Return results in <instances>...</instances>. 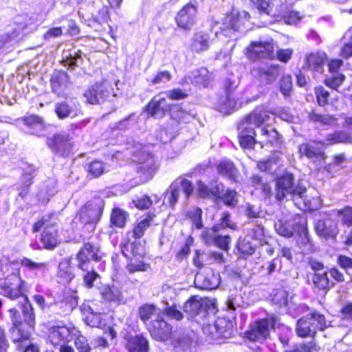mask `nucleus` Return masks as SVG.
<instances>
[{"label": "nucleus", "instance_id": "obj_1", "mask_svg": "<svg viewBox=\"0 0 352 352\" xmlns=\"http://www.w3.org/2000/svg\"><path fill=\"white\" fill-rule=\"evenodd\" d=\"M25 282L17 274H12L7 279L1 288V294L11 300H18L21 305L23 322L29 329H33L35 324V314L32 304L24 294Z\"/></svg>", "mask_w": 352, "mask_h": 352}, {"label": "nucleus", "instance_id": "obj_2", "mask_svg": "<svg viewBox=\"0 0 352 352\" xmlns=\"http://www.w3.org/2000/svg\"><path fill=\"white\" fill-rule=\"evenodd\" d=\"M128 150L134 157L133 160L138 163L135 168L138 177L134 184L140 185L151 179L158 165L154 156L149 152V148L139 142H134Z\"/></svg>", "mask_w": 352, "mask_h": 352}, {"label": "nucleus", "instance_id": "obj_3", "mask_svg": "<svg viewBox=\"0 0 352 352\" xmlns=\"http://www.w3.org/2000/svg\"><path fill=\"white\" fill-rule=\"evenodd\" d=\"M270 113L263 109H256L242 120L238 127L239 143L244 148H252L256 140L255 127H259L262 124L266 123L270 119Z\"/></svg>", "mask_w": 352, "mask_h": 352}, {"label": "nucleus", "instance_id": "obj_4", "mask_svg": "<svg viewBox=\"0 0 352 352\" xmlns=\"http://www.w3.org/2000/svg\"><path fill=\"white\" fill-rule=\"evenodd\" d=\"M101 258L99 248L89 243L85 244L76 255L77 267L85 272L82 275L83 283L87 287H92L94 281L100 278L99 274L94 271L91 261H99Z\"/></svg>", "mask_w": 352, "mask_h": 352}, {"label": "nucleus", "instance_id": "obj_5", "mask_svg": "<svg viewBox=\"0 0 352 352\" xmlns=\"http://www.w3.org/2000/svg\"><path fill=\"white\" fill-rule=\"evenodd\" d=\"M306 188L300 185H294V177L290 173H285L276 182V198L281 201L288 197L294 200L296 204H300L298 199H302L305 205L309 209H314V206L306 199Z\"/></svg>", "mask_w": 352, "mask_h": 352}, {"label": "nucleus", "instance_id": "obj_6", "mask_svg": "<svg viewBox=\"0 0 352 352\" xmlns=\"http://www.w3.org/2000/svg\"><path fill=\"white\" fill-rule=\"evenodd\" d=\"M327 327L324 316L314 311L297 321L296 332L300 338L314 337L318 330L324 331Z\"/></svg>", "mask_w": 352, "mask_h": 352}, {"label": "nucleus", "instance_id": "obj_7", "mask_svg": "<svg viewBox=\"0 0 352 352\" xmlns=\"http://www.w3.org/2000/svg\"><path fill=\"white\" fill-rule=\"evenodd\" d=\"M121 252L126 258H131L126 269L130 273L136 272H144L147 270L148 265L142 261H139L136 257L142 258L144 255V250L140 241H131L127 239L122 242L120 245Z\"/></svg>", "mask_w": 352, "mask_h": 352}, {"label": "nucleus", "instance_id": "obj_8", "mask_svg": "<svg viewBox=\"0 0 352 352\" xmlns=\"http://www.w3.org/2000/svg\"><path fill=\"white\" fill-rule=\"evenodd\" d=\"M104 207V201L100 197H94L87 202L80 210L79 219L87 227V230L93 231L99 222Z\"/></svg>", "mask_w": 352, "mask_h": 352}, {"label": "nucleus", "instance_id": "obj_9", "mask_svg": "<svg viewBox=\"0 0 352 352\" xmlns=\"http://www.w3.org/2000/svg\"><path fill=\"white\" fill-rule=\"evenodd\" d=\"M277 316L270 314L254 322L246 332L247 338L254 342H263L270 336V329H274L278 323Z\"/></svg>", "mask_w": 352, "mask_h": 352}, {"label": "nucleus", "instance_id": "obj_10", "mask_svg": "<svg viewBox=\"0 0 352 352\" xmlns=\"http://www.w3.org/2000/svg\"><path fill=\"white\" fill-rule=\"evenodd\" d=\"M8 312L13 324L11 340L19 350H23V346L30 342V332L25 329L16 309L11 308L8 310Z\"/></svg>", "mask_w": 352, "mask_h": 352}, {"label": "nucleus", "instance_id": "obj_11", "mask_svg": "<svg viewBox=\"0 0 352 352\" xmlns=\"http://www.w3.org/2000/svg\"><path fill=\"white\" fill-rule=\"evenodd\" d=\"M232 324L224 318H218L214 323L203 325V332L208 340L220 343L223 339L232 336Z\"/></svg>", "mask_w": 352, "mask_h": 352}, {"label": "nucleus", "instance_id": "obj_12", "mask_svg": "<svg viewBox=\"0 0 352 352\" xmlns=\"http://www.w3.org/2000/svg\"><path fill=\"white\" fill-rule=\"evenodd\" d=\"M274 46L272 39L252 42L246 48L245 54L251 60L273 59L275 57Z\"/></svg>", "mask_w": 352, "mask_h": 352}, {"label": "nucleus", "instance_id": "obj_13", "mask_svg": "<svg viewBox=\"0 0 352 352\" xmlns=\"http://www.w3.org/2000/svg\"><path fill=\"white\" fill-rule=\"evenodd\" d=\"M50 217H43L33 227L34 232H38L44 227L41 234V242L46 249H53L58 244L57 229L49 222Z\"/></svg>", "mask_w": 352, "mask_h": 352}, {"label": "nucleus", "instance_id": "obj_14", "mask_svg": "<svg viewBox=\"0 0 352 352\" xmlns=\"http://www.w3.org/2000/svg\"><path fill=\"white\" fill-rule=\"evenodd\" d=\"M183 190L188 198L193 191L192 183L186 179H177L173 182L167 189L164 201H166L170 207H174L179 197L180 191Z\"/></svg>", "mask_w": 352, "mask_h": 352}, {"label": "nucleus", "instance_id": "obj_15", "mask_svg": "<svg viewBox=\"0 0 352 352\" xmlns=\"http://www.w3.org/2000/svg\"><path fill=\"white\" fill-rule=\"evenodd\" d=\"M113 89L106 80L96 82L84 93V97L90 104H99L104 102L111 95Z\"/></svg>", "mask_w": 352, "mask_h": 352}, {"label": "nucleus", "instance_id": "obj_16", "mask_svg": "<svg viewBox=\"0 0 352 352\" xmlns=\"http://www.w3.org/2000/svg\"><path fill=\"white\" fill-rule=\"evenodd\" d=\"M251 74L261 84L271 85L280 76V67L276 65L257 66L252 69Z\"/></svg>", "mask_w": 352, "mask_h": 352}, {"label": "nucleus", "instance_id": "obj_17", "mask_svg": "<svg viewBox=\"0 0 352 352\" xmlns=\"http://www.w3.org/2000/svg\"><path fill=\"white\" fill-rule=\"evenodd\" d=\"M77 333L74 327L53 326L49 329L48 338L54 346L65 344L72 340V334Z\"/></svg>", "mask_w": 352, "mask_h": 352}, {"label": "nucleus", "instance_id": "obj_18", "mask_svg": "<svg viewBox=\"0 0 352 352\" xmlns=\"http://www.w3.org/2000/svg\"><path fill=\"white\" fill-rule=\"evenodd\" d=\"M47 144L53 152L63 156L69 155L73 146L69 134L65 132L56 133L48 138Z\"/></svg>", "mask_w": 352, "mask_h": 352}, {"label": "nucleus", "instance_id": "obj_19", "mask_svg": "<svg viewBox=\"0 0 352 352\" xmlns=\"http://www.w3.org/2000/svg\"><path fill=\"white\" fill-rule=\"evenodd\" d=\"M195 284L201 289H216L220 284V275L210 268L206 269L196 274Z\"/></svg>", "mask_w": 352, "mask_h": 352}, {"label": "nucleus", "instance_id": "obj_20", "mask_svg": "<svg viewBox=\"0 0 352 352\" xmlns=\"http://www.w3.org/2000/svg\"><path fill=\"white\" fill-rule=\"evenodd\" d=\"M148 330L151 336L159 341L168 340L172 334V327L164 320L163 314L151 320Z\"/></svg>", "mask_w": 352, "mask_h": 352}, {"label": "nucleus", "instance_id": "obj_21", "mask_svg": "<svg viewBox=\"0 0 352 352\" xmlns=\"http://www.w3.org/2000/svg\"><path fill=\"white\" fill-rule=\"evenodd\" d=\"M172 107L168 103L163 94H159L153 97L146 107V111L149 115L155 118H162L166 113L170 112Z\"/></svg>", "mask_w": 352, "mask_h": 352}, {"label": "nucleus", "instance_id": "obj_22", "mask_svg": "<svg viewBox=\"0 0 352 352\" xmlns=\"http://www.w3.org/2000/svg\"><path fill=\"white\" fill-rule=\"evenodd\" d=\"M250 14L243 11L240 14H231L227 15L224 19L223 23V27L221 28L222 30L225 32L226 35H228L229 32H243L244 30L243 26L245 23L243 19H249Z\"/></svg>", "mask_w": 352, "mask_h": 352}, {"label": "nucleus", "instance_id": "obj_23", "mask_svg": "<svg viewBox=\"0 0 352 352\" xmlns=\"http://www.w3.org/2000/svg\"><path fill=\"white\" fill-rule=\"evenodd\" d=\"M197 8L187 4L177 13L175 18L177 25L183 29H190L195 22Z\"/></svg>", "mask_w": 352, "mask_h": 352}, {"label": "nucleus", "instance_id": "obj_24", "mask_svg": "<svg viewBox=\"0 0 352 352\" xmlns=\"http://www.w3.org/2000/svg\"><path fill=\"white\" fill-rule=\"evenodd\" d=\"M230 228L234 229V224L230 221V214L224 212L221 218V223L214 226L212 228L206 229L202 232L201 236L208 245H212L221 229Z\"/></svg>", "mask_w": 352, "mask_h": 352}, {"label": "nucleus", "instance_id": "obj_25", "mask_svg": "<svg viewBox=\"0 0 352 352\" xmlns=\"http://www.w3.org/2000/svg\"><path fill=\"white\" fill-rule=\"evenodd\" d=\"M315 230L322 238H335L338 234L337 223L329 217L319 219L315 224Z\"/></svg>", "mask_w": 352, "mask_h": 352}, {"label": "nucleus", "instance_id": "obj_26", "mask_svg": "<svg viewBox=\"0 0 352 352\" xmlns=\"http://www.w3.org/2000/svg\"><path fill=\"white\" fill-rule=\"evenodd\" d=\"M294 223H296V226H297V231L296 233L298 235V245L302 249V251L309 250L311 249V244L308 236L306 219L301 215H297L294 220Z\"/></svg>", "mask_w": 352, "mask_h": 352}, {"label": "nucleus", "instance_id": "obj_27", "mask_svg": "<svg viewBox=\"0 0 352 352\" xmlns=\"http://www.w3.org/2000/svg\"><path fill=\"white\" fill-rule=\"evenodd\" d=\"M19 121L21 122L29 129V132L31 134L37 136H43L45 135L47 126L42 118L36 115H30L21 118Z\"/></svg>", "mask_w": 352, "mask_h": 352}, {"label": "nucleus", "instance_id": "obj_28", "mask_svg": "<svg viewBox=\"0 0 352 352\" xmlns=\"http://www.w3.org/2000/svg\"><path fill=\"white\" fill-rule=\"evenodd\" d=\"M19 121L21 122L29 129V132L31 134L37 136H43L45 135L47 126L42 118L36 115H30L21 118Z\"/></svg>", "mask_w": 352, "mask_h": 352}, {"label": "nucleus", "instance_id": "obj_29", "mask_svg": "<svg viewBox=\"0 0 352 352\" xmlns=\"http://www.w3.org/2000/svg\"><path fill=\"white\" fill-rule=\"evenodd\" d=\"M206 306L207 302L206 300L202 299L198 296H194L186 302L183 309L184 312L189 314L190 317L201 314L205 316Z\"/></svg>", "mask_w": 352, "mask_h": 352}, {"label": "nucleus", "instance_id": "obj_30", "mask_svg": "<svg viewBox=\"0 0 352 352\" xmlns=\"http://www.w3.org/2000/svg\"><path fill=\"white\" fill-rule=\"evenodd\" d=\"M69 85V76L64 71H55L51 77L52 91L58 96L63 95Z\"/></svg>", "mask_w": 352, "mask_h": 352}, {"label": "nucleus", "instance_id": "obj_31", "mask_svg": "<svg viewBox=\"0 0 352 352\" xmlns=\"http://www.w3.org/2000/svg\"><path fill=\"white\" fill-rule=\"evenodd\" d=\"M323 142H311L302 144L299 146V153L309 159H324V151L322 148Z\"/></svg>", "mask_w": 352, "mask_h": 352}, {"label": "nucleus", "instance_id": "obj_32", "mask_svg": "<svg viewBox=\"0 0 352 352\" xmlns=\"http://www.w3.org/2000/svg\"><path fill=\"white\" fill-rule=\"evenodd\" d=\"M106 317L104 314L95 312L91 307L85 309L83 313L84 322L91 327L105 329Z\"/></svg>", "mask_w": 352, "mask_h": 352}, {"label": "nucleus", "instance_id": "obj_33", "mask_svg": "<svg viewBox=\"0 0 352 352\" xmlns=\"http://www.w3.org/2000/svg\"><path fill=\"white\" fill-rule=\"evenodd\" d=\"M258 137L259 143L261 144H270L272 146H277L280 144L277 131L269 126L259 129Z\"/></svg>", "mask_w": 352, "mask_h": 352}, {"label": "nucleus", "instance_id": "obj_34", "mask_svg": "<svg viewBox=\"0 0 352 352\" xmlns=\"http://www.w3.org/2000/svg\"><path fill=\"white\" fill-rule=\"evenodd\" d=\"M297 215L294 216L289 220L285 219L278 220L274 224L276 232L285 237H292L297 231V226L294 223V220Z\"/></svg>", "mask_w": 352, "mask_h": 352}, {"label": "nucleus", "instance_id": "obj_35", "mask_svg": "<svg viewBox=\"0 0 352 352\" xmlns=\"http://www.w3.org/2000/svg\"><path fill=\"white\" fill-rule=\"evenodd\" d=\"M63 63L69 69H74L82 63V58L80 50L74 47H69L63 52Z\"/></svg>", "mask_w": 352, "mask_h": 352}, {"label": "nucleus", "instance_id": "obj_36", "mask_svg": "<svg viewBox=\"0 0 352 352\" xmlns=\"http://www.w3.org/2000/svg\"><path fill=\"white\" fill-rule=\"evenodd\" d=\"M79 111L78 105L72 102H61L55 104V113L60 119L76 116Z\"/></svg>", "mask_w": 352, "mask_h": 352}, {"label": "nucleus", "instance_id": "obj_37", "mask_svg": "<svg viewBox=\"0 0 352 352\" xmlns=\"http://www.w3.org/2000/svg\"><path fill=\"white\" fill-rule=\"evenodd\" d=\"M125 345L129 352H148L149 348L147 339L142 335L128 338Z\"/></svg>", "mask_w": 352, "mask_h": 352}, {"label": "nucleus", "instance_id": "obj_38", "mask_svg": "<svg viewBox=\"0 0 352 352\" xmlns=\"http://www.w3.org/2000/svg\"><path fill=\"white\" fill-rule=\"evenodd\" d=\"M197 186L199 195L204 198L219 197L223 195L222 184H210L208 186L202 182H198Z\"/></svg>", "mask_w": 352, "mask_h": 352}, {"label": "nucleus", "instance_id": "obj_39", "mask_svg": "<svg viewBox=\"0 0 352 352\" xmlns=\"http://www.w3.org/2000/svg\"><path fill=\"white\" fill-rule=\"evenodd\" d=\"M162 314L160 309L151 304H145L141 306L138 310L139 317L145 324L153 318H157L160 317V315Z\"/></svg>", "mask_w": 352, "mask_h": 352}, {"label": "nucleus", "instance_id": "obj_40", "mask_svg": "<svg viewBox=\"0 0 352 352\" xmlns=\"http://www.w3.org/2000/svg\"><path fill=\"white\" fill-rule=\"evenodd\" d=\"M326 59L327 56L324 52L312 53L307 56L306 63L309 68L322 72Z\"/></svg>", "mask_w": 352, "mask_h": 352}, {"label": "nucleus", "instance_id": "obj_41", "mask_svg": "<svg viewBox=\"0 0 352 352\" xmlns=\"http://www.w3.org/2000/svg\"><path fill=\"white\" fill-rule=\"evenodd\" d=\"M57 274L63 284L69 283L74 278V275L70 267V259L64 258L60 261Z\"/></svg>", "mask_w": 352, "mask_h": 352}, {"label": "nucleus", "instance_id": "obj_42", "mask_svg": "<svg viewBox=\"0 0 352 352\" xmlns=\"http://www.w3.org/2000/svg\"><path fill=\"white\" fill-rule=\"evenodd\" d=\"M191 47L197 52L208 50L209 47V35L204 32L195 33L193 36Z\"/></svg>", "mask_w": 352, "mask_h": 352}, {"label": "nucleus", "instance_id": "obj_43", "mask_svg": "<svg viewBox=\"0 0 352 352\" xmlns=\"http://www.w3.org/2000/svg\"><path fill=\"white\" fill-rule=\"evenodd\" d=\"M100 294L103 298L108 301L120 302L122 300L121 291L115 285L102 286L100 289Z\"/></svg>", "mask_w": 352, "mask_h": 352}, {"label": "nucleus", "instance_id": "obj_44", "mask_svg": "<svg viewBox=\"0 0 352 352\" xmlns=\"http://www.w3.org/2000/svg\"><path fill=\"white\" fill-rule=\"evenodd\" d=\"M217 170L220 174L228 177L231 180H236L237 170L232 162L229 160L221 161L217 166Z\"/></svg>", "mask_w": 352, "mask_h": 352}, {"label": "nucleus", "instance_id": "obj_45", "mask_svg": "<svg viewBox=\"0 0 352 352\" xmlns=\"http://www.w3.org/2000/svg\"><path fill=\"white\" fill-rule=\"evenodd\" d=\"M236 100L230 94H226L225 98L219 99L217 109L224 114H230L236 107Z\"/></svg>", "mask_w": 352, "mask_h": 352}, {"label": "nucleus", "instance_id": "obj_46", "mask_svg": "<svg viewBox=\"0 0 352 352\" xmlns=\"http://www.w3.org/2000/svg\"><path fill=\"white\" fill-rule=\"evenodd\" d=\"M77 303L76 298L73 296L57 302L55 304V307L59 310V314L67 315L72 311V310L76 307Z\"/></svg>", "mask_w": 352, "mask_h": 352}, {"label": "nucleus", "instance_id": "obj_47", "mask_svg": "<svg viewBox=\"0 0 352 352\" xmlns=\"http://www.w3.org/2000/svg\"><path fill=\"white\" fill-rule=\"evenodd\" d=\"M152 221L153 217L148 215L135 225L131 232L133 237L135 238L134 241H138L137 239H140L144 236L145 231L150 227Z\"/></svg>", "mask_w": 352, "mask_h": 352}, {"label": "nucleus", "instance_id": "obj_48", "mask_svg": "<svg viewBox=\"0 0 352 352\" xmlns=\"http://www.w3.org/2000/svg\"><path fill=\"white\" fill-rule=\"evenodd\" d=\"M128 214L126 211L120 208H114L111 214V224L116 228H122L124 226Z\"/></svg>", "mask_w": 352, "mask_h": 352}, {"label": "nucleus", "instance_id": "obj_49", "mask_svg": "<svg viewBox=\"0 0 352 352\" xmlns=\"http://www.w3.org/2000/svg\"><path fill=\"white\" fill-rule=\"evenodd\" d=\"M211 80L212 75L206 68H200L194 74L193 82L197 85L203 86L204 87H208Z\"/></svg>", "mask_w": 352, "mask_h": 352}, {"label": "nucleus", "instance_id": "obj_50", "mask_svg": "<svg viewBox=\"0 0 352 352\" xmlns=\"http://www.w3.org/2000/svg\"><path fill=\"white\" fill-rule=\"evenodd\" d=\"M170 116L173 119L179 122H189L193 116L184 111L179 105H174L171 108Z\"/></svg>", "mask_w": 352, "mask_h": 352}, {"label": "nucleus", "instance_id": "obj_51", "mask_svg": "<svg viewBox=\"0 0 352 352\" xmlns=\"http://www.w3.org/2000/svg\"><path fill=\"white\" fill-rule=\"evenodd\" d=\"M72 340H74V344L79 352H89L91 349L88 340L85 336L81 334L77 329V333L72 334Z\"/></svg>", "mask_w": 352, "mask_h": 352}, {"label": "nucleus", "instance_id": "obj_52", "mask_svg": "<svg viewBox=\"0 0 352 352\" xmlns=\"http://www.w3.org/2000/svg\"><path fill=\"white\" fill-rule=\"evenodd\" d=\"M312 280L315 286L322 290L329 289L334 285L333 283L330 282L326 272L322 274L316 273Z\"/></svg>", "mask_w": 352, "mask_h": 352}, {"label": "nucleus", "instance_id": "obj_53", "mask_svg": "<svg viewBox=\"0 0 352 352\" xmlns=\"http://www.w3.org/2000/svg\"><path fill=\"white\" fill-rule=\"evenodd\" d=\"M279 84L281 94L285 97L289 96L292 91V80L291 76L288 74L283 75Z\"/></svg>", "mask_w": 352, "mask_h": 352}, {"label": "nucleus", "instance_id": "obj_54", "mask_svg": "<svg viewBox=\"0 0 352 352\" xmlns=\"http://www.w3.org/2000/svg\"><path fill=\"white\" fill-rule=\"evenodd\" d=\"M350 138L346 133L344 131H336L327 135L326 141L327 144H333L337 143L346 142Z\"/></svg>", "mask_w": 352, "mask_h": 352}, {"label": "nucleus", "instance_id": "obj_55", "mask_svg": "<svg viewBox=\"0 0 352 352\" xmlns=\"http://www.w3.org/2000/svg\"><path fill=\"white\" fill-rule=\"evenodd\" d=\"M318 349L319 347L317 344L314 342L311 341L296 345L293 349L286 350L284 352H316Z\"/></svg>", "mask_w": 352, "mask_h": 352}, {"label": "nucleus", "instance_id": "obj_56", "mask_svg": "<svg viewBox=\"0 0 352 352\" xmlns=\"http://www.w3.org/2000/svg\"><path fill=\"white\" fill-rule=\"evenodd\" d=\"M255 246V245L250 241L248 236L243 239H240L237 245L239 250L242 254L248 255H251L254 252Z\"/></svg>", "mask_w": 352, "mask_h": 352}, {"label": "nucleus", "instance_id": "obj_57", "mask_svg": "<svg viewBox=\"0 0 352 352\" xmlns=\"http://www.w3.org/2000/svg\"><path fill=\"white\" fill-rule=\"evenodd\" d=\"M21 265L31 271H43L47 270L48 266L47 263L34 262L28 258H24L21 260Z\"/></svg>", "mask_w": 352, "mask_h": 352}, {"label": "nucleus", "instance_id": "obj_58", "mask_svg": "<svg viewBox=\"0 0 352 352\" xmlns=\"http://www.w3.org/2000/svg\"><path fill=\"white\" fill-rule=\"evenodd\" d=\"M278 160L279 154L274 153L268 160L259 162L257 166L262 171H272L273 170V165L276 164Z\"/></svg>", "mask_w": 352, "mask_h": 352}, {"label": "nucleus", "instance_id": "obj_59", "mask_svg": "<svg viewBox=\"0 0 352 352\" xmlns=\"http://www.w3.org/2000/svg\"><path fill=\"white\" fill-rule=\"evenodd\" d=\"M287 292L283 289H277L273 294L272 302L273 303L282 307L287 303Z\"/></svg>", "mask_w": 352, "mask_h": 352}, {"label": "nucleus", "instance_id": "obj_60", "mask_svg": "<svg viewBox=\"0 0 352 352\" xmlns=\"http://www.w3.org/2000/svg\"><path fill=\"white\" fill-rule=\"evenodd\" d=\"M88 172L95 177L100 176L105 170V166L100 161H94L88 165Z\"/></svg>", "mask_w": 352, "mask_h": 352}, {"label": "nucleus", "instance_id": "obj_61", "mask_svg": "<svg viewBox=\"0 0 352 352\" xmlns=\"http://www.w3.org/2000/svg\"><path fill=\"white\" fill-rule=\"evenodd\" d=\"M162 311L163 316L166 315L172 319L181 320L183 318V314L177 308L175 304L164 308Z\"/></svg>", "mask_w": 352, "mask_h": 352}, {"label": "nucleus", "instance_id": "obj_62", "mask_svg": "<svg viewBox=\"0 0 352 352\" xmlns=\"http://www.w3.org/2000/svg\"><path fill=\"white\" fill-rule=\"evenodd\" d=\"M345 79L343 74H336L325 80V85L332 89H336L339 87Z\"/></svg>", "mask_w": 352, "mask_h": 352}, {"label": "nucleus", "instance_id": "obj_63", "mask_svg": "<svg viewBox=\"0 0 352 352\" xmlns=\"http://www.w3.org/2000/svg\"><path fill=\"white\" fill-rule=\"evenodd\" d=\"M341 218L342 221L347 225H352V207L346 206L342 210L335 211Z\"/></svg>", "mask_w": 352, "mask_h": 352}, {"label": "nucleus", "instance_id": "obj_64", "mask_svg": "<svg viewBox=\"0 0 352 352\" xmlns=\"http://www.w3.org/2000/svg\"><path fill=\"white\" fill-rule=\"evenodd\" d=\"M32 178H33V176L30 173H25L24 175H22L21 179V182L22 184L21 190L19 189V195L22 198H23L25 196V195L27 194V192H28L27 189L32 184Z\"/></svg>", "mask_w": 352, "mask_h": 352}]
</instances>
